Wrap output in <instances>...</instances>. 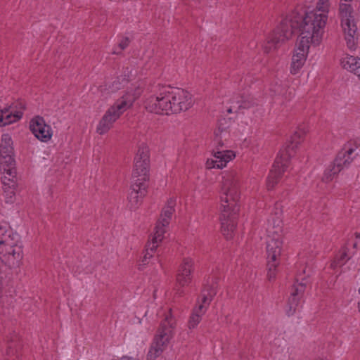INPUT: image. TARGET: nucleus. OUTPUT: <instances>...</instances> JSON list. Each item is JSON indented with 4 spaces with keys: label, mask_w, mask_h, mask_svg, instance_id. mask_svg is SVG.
I'll return each mask as SVG.
<instances>
[{
    "label": "nucleus",
    "mask_w": 360,
    "mask_h": 360,
    "mask_svg": "<svg viewBox=\"0 0 360 360\" xmlns=\"http://www.w3.org/2000/svg\"><path fill=\"white\" fill-rule=\"evenodd\" d=\"M358 294L360 295V287L358 289ZM357 308H358L359 312L360 313V298L358 300Z\"/></svg>",
    "instance_id": "nucleus-36"
},
{
    "label": "nucleus",
    "mask_w": 360,
    "mask_h": 360,
    "mask_svg": "<svg viewBox=\"0 0 360 360\" xmlns=\"http://www.w3.org/2000/svg\"><path fill=\"white\" fill-rule=\"evenodd\" d=\"M221 188L222 213L220 217L221 232L226 239L233 238L239 208L237 202L240 198L239 176L236 171L224 173Z\"/></svg>",
    "instance_id": "nucleus-2"
},
{
    "label": "nucleus",
    "mask_w": 360,
    "mask_h": 360,
    "mask_svg": "<svg viewBox=\"0 0 360 360\" xmlns=\"http://www.w3.org/2000/svg\"><path fill=\"white\" fill-rule=\"evenodd\" d=\"M356 246H357V243H355L354 244L353 247H354V248H356Z\"/></svg>",
    "instance_id": "nucleus-40"
},
{
    "label": "nucleus",
    "mask_w": 360,
    "mask_h": 360,
    "mask_svg": "<svg viewBox=\"0 0 360 360\" xmlns=\"http://www.w3.org/2000/svg\"><path fill=\"white\" fill-rule=\"evenodd\" d=\"M8 155H14L13 141L8 134H3L0 143V158Z\"/></svg>",
    "instance_id": "nucleus-26"
},
{
    "label": "nucleus",
    "mask_w": 360,
    "mask_h": 360,
    "mask_svg": "<svg viewBox=\"0 0 360 360\" xmlns=\"http://www.w3.org/2000/svg\"><path fill=\"white\" fill-rule=\"evenodd\" d=\"M0 258L10 269L19 267L23 258L19 236L5 227H0Z\"/></svg>",
    "instance_id": "nucleus-5"
},
{
    "label": "nucleus",
    "mask_w": 360,
    "mask_h": 360,
    "mask_svg": "<svg viewBox=\"0 0 360 360\" xmlns=\"http://www.w3.org/2000/svg\"><path fill=\"white\" fill-rule=\"evenodd\" d=\"M129 44V39L128 37L124 38L119 44V47L121 50L125 49Z\"/></svg>",
    "instance_id": "nucleus-33"
},
{
    "label": "nucleus",
    "mask_w": 360,
    "mask_h": 360,
    "mask_svg": "<svg viewBox=\"0 0 360 360\" xmlns=\"http://www.w3.org/2000/svg\"><path fill=\"white\" fill-rule=\"evenodd\" d=\"M14 155H8L1 157L0 167L2 176H15V161Z\"/></svg>",
    "instance_id": "nucleus-21"
},
{
    "label": "nucleus",
    "mask_w": 360,
    "mask_h": 360,
    "mask_svg": "<svg viewBox=\"0 0 360 360\" xmlns=\"http://www.w3.org/2000/svg\"><path fill=\"white\" fill-rule=\"evenodd\" d=\"M349 259H350L349 257L347 258V252H344L341 255V256H340V261H343V260H345V261L344 262H342V265H343V264H345L346 263V262H347V261H348Z\"/></svg>",
    "instance_id": "nucleus-34"
},
{
    "label": "nucleus",
    "mask_w": 360,
    "mask_h": 360,
    "mask_svg": "<svg viewBox=\"0 0 360 360\" xmlns=\"http://www.w3.org/2000/svg\"><path fill=\"white\" fill-rule=\"evenodd\" d=\"M341 65L344 69L358 75L360 73V58L347 55L341 60Z\"/></svg>",
    "instance_id": "nucleus-23"
},
{
    "label": "nucleus",
    "mask_w": 360,
    "mask_h": 360,
    "mask_svg": "<svg viewBox=\"0 0 360 360\" xmlns=\"http://www.w3.org/2000/svg\"><path fill=\"white\" fill-rule=\"evenodd\" d=\"M175 204V200L172 198H169L167 200V205L162 209L159 221L162 223L163 226L169 225V221L174 211Z\"/></svg>",
    "instance_id": "nucleus-25"
},
{
    "label": "nucleus",
    "mask_w": 360,
    "mask_h": 360,
    "mask_svg": "<svg viewBox=\"0 0 360 360\" xmlns=\"http://www.w3.org/2000/svg\"><path fill=\"white\" fill-rule=\"evenodd\" d=\"M1 183L3 184L4 196L6 203H13L15 199V186L16 176H1Z\"/></svg>",
    "instance_id": "nucleus-19"
},
{
    "label": "nucleus",
    "mask_w": 360,
    "mask_h": 360,
    "mask_svg": "<svg viewBox=\"0 0 360 360\" xmlns=\"http://www.w3.org/2000/svg\"><path fill=\"white\" fill-rule=\"evenodd\" d=\"M355 236H356V238H360V233H356Z\"/></svg>",
    "instance_id": "nucleus-38"
},
{
    "label": "nucleus",
    "mask_w": 360,
    "mask_h": 360,
    "mask_svg": "<svg viewBox=\"0 0 360 360\" xmlns=\"http://www.w3.org/2000/svg\"><path fill=\"white\" fill-rule=\"evenodd\" d=\"M340 15L342 19V27L352 25L354 18L352 15V8L350 4L346 3H340L339 8Z\"/></svg>",
    "instance_id": "nucleus-24"
},
{
    "label": "nucleus",
    "mask_w": 360,
    "mask_h": 360,
    "mask_svg": "<svg viewBox=\"0 0 360 360\" xmlns=\"http://www.w3.org/2000/svg\"><path fill=\"white\" fill-rule=\"evenodd\" d=\"M193 264L194 262L191 258H184L179 266L174 288L176 293L179 297L182 296L184 293L182 288L188 285L192 281Z\"/></svg>",
    "instance_id": "nucleus-12"
},
{
    "label": "nucleus",
    "mask_w": 360,
    "mask_h": 360,
    "mask_svg": "<svg viewBox=\"0 0 360 360\" xmlns=\"http://www.w3.org/2000/svg\"><path fill=\"white\" fill-rule=\"evenodd\" d=\"M231 105L227 109L229 113L238 112L240 110L248 109L253 107L255 100L250 95H236L230 100Z\"/></svg>",
    "instance_id": "nucleus-18"
},
{
    "label": "nucleus",
    "mask_w": 360,
    "mask_h": 360,
    "mask_svg": "<svg viewBox=\"0 0 360 360\" xmlns=\"http://www.w3.org/2000/svg\"><path fill=\"white\" fill-rule=\"evenodd\" d=\"M303 135L304 132L295 131L292 136V143L280 151L267 178L266 184L268 189H273L280 181L283 174L289 166L290 159L292 155L294 148L297 147Z\"/></svg>",
    "instance_id": "nucleus-8"
},
{
    "label": "nucleus",
    "mask_w": 360,
    "mask_h": 360,
    "mask_svg": "<svg viewBox=\"0 0 360 360\" xmlns=\"http://www.w3.org/2000/svg\"><path fill=\"white\" fill-rule=\"evenodd\" d=\"M335 169V167L331 164L324 172L323 176L322 177V180L325 182H329L333 180V179L338 175L340 172H335L333 170Z\"/></svg>",
    "instance_id": "nucleus-29"
},
{
    "label": "nucleus",
    "mask_w": 360,
    "mask_h": 360,
    "mask_svg": "<svg viewBox=\"0 0 360 360\" xmlns=\"http://www.w3.org/2000/svg\"><path fill=\"white\" fill-rule=\"evenodd\" d=\"M15 105H9L0 110V127H4L14 123L21 119V112H14L12 108Z\"/></svg>",
    "instance_id": "nucleus-20"
},
{
    "label": "nucleus",
    "mask_w": 360,
    "mask_h": 360,
    "mask_svg": "<svg viewBox=\"0 0 360 360\" xmlns=\"http://www.w3.org/2000/svg\"><path fill=\"white\" fill-rule=\"evenodd\" d=\"M212 286H213L215 288V290L217 291V287L215 286V285H214V282H212V285H210L209 283L205 285L203 288H205V287L209 288L210 287H212ZM203 290L204 289H202V290Z\"/></svg>",
    "instance_id": "nucleus-35"
},
{
    "label": "nucleus",
    "mask_w": 360,
    "mask_h": 360,
    "mask_svg": "<svg viewBox=\"0 0 360 360\" xmlns=\"http://www.w3.org/2000/svg\"><path fill=\"white\" fill-rule=\"evenodd\" d=\"M176 326V319L172 314V309L169 308L164 314V319L160 322L157 334L148 352V360H155L161 355L174 337Z\"/></svg>",
    "instance_id": "nucleus-6"
},
{
    "label": "nucleus",
    "mask_w": 360,
    "mask_h": 360,
    "mask_svg": "<svg viewBox=\"0 0 360 360\" xmlns=\"http://www.w3.org/2000/svg\"><path fill=\"white\" fill-rule=\"evenodd\" d=\"M120 360H134L133 358L131 357H129V356H123L121 358Z\"/></svg>",
    "instance_id": "nucleus-37"
},
{
    "label": "nucleus",
    "mask_w": 360,
    "mask_h": 360,
    "mask_svg": "<svg viewBox=\"0 0 360 360\" xmlns=\"http://www.w3.org/2000/svg\"><path fill=\"white\" fill-rule=\"evenodd\" d=\"M352 0H341V1H345V2H348V1H352Z\"/></svg>",
    "instance_id": "nucleus-39"
},
{
    "label": "nucleus",
    "mask_w": 360,
    "mask_h": 360,
    "mask_svg": "<svg viewBox=\"0 0 360 360\" xmlns=\"http://www.w3.org/2000/svg\"><path fill=\"white\" fill-rule=\"evenodd\" d=\"M231 139L229 122L226 119L220 120L217 129L214 131V143L215 148L212 150L214 159H207V169H222L227 162L235 158L232 150L224 149L228 148Z\"/></svg>",
    "instance_id": "nucleus-4"
},
{
    "label": "nucleus",
    "mask_w": 360,
    "mask_h": 360,
    "mask_svg": "<svg viewBox=\"0 0 360 360\" xmlns=\"http://www.w3.org/2000/svg\"><path fill=\"white\" fill-rule=\"evenodd\" d=\"M15 347V344L14 342H12L11 343H9L8 348H7L6 354L8 355H14L15 354H16L17 349H14Z\"/></svg>",
    "instance_id": "nucleus-32"
},
{
    "label": "nucleus",
    "mask_w": 360,
    "mask_h": 360,
    "mask_svg": "<svg viewBox=\"0 0 360 360\" xmlns=\"http://www.w3.org/2000/svg\"><path fill=\"white\" fill-rule=\"evenodd\" d=\"M149 171V148L146 145L143 143L139 146L134 158V165L131 181L148 184L150 177Z\"/></svg>",
    "instance_id": "nucleus-10"
},
{
    "label": "nucleus",
    "mask_w": 360,
    "mask_h": 360,
    "mask_svg": "<svg viewBox=\"0 0 360 360\" xmlns=\"http://www.w3.org/2000/svg\"><path fill=\"white\" fill-rule=\"evenodd\" d=\"M167 226H163L162 223L160 221H158L157 224L155 227V233L153 236L151 240L149 241L150 243H154V245H158L162 240L163 235L166 232V228Z\"/></svg>",
    "instance_id": "nucleus-27"
},
{
    "label": "nucleus",
    "mask_w": 360,
    "mask_h": 360,
    "mask_svg": "<svg viewBox=\"0 0 360 360\" xmlns=\"http://www.w3.org/2000/svg\"><path fill=\"white\" fill-rule=\"evenodd\" d=\"M273 228L276 230L271 231L270 227L268 228V232L272 233V236L269 235L266 240L267 267L269 280L275 278L276 269L279 264L281 255L283 238L281 235V220L280 219L273 221Z\"/></svg>",
    "instance_id": "nucleus-7"
},
{
    "label": "nucleus",
    "mask_w": 360,
    "mask_h": 360,
    "mask_svg": "<svg viewBox=\"0 0 360 360\" xmlns=\"http://www.w3.org/2000/svg\"><path fill=\"white\" fill-rule=\"evenodd\" d=\"M304 290V283H300L293 285L290 297L288 299L285 309V313L288 316H292L295 313L300 304L301 298L303 296Z\"/></svg>",
    "instance_id": "nucleus-16"
},
{
    "label": "nucleus",
    "mask_w": 360,
    "mask_h": 360,
    "mask_svg": "<svg viewBox=\"0 0 360 360\" xmlns=\"http://www.w3.org/2000/svg\"><path fill=\"white\" fill-rule=\"evenodd\" d=\"M215 295L216 290L213 286L209 288L205 287L202 290L200 294L201 303L193 309L188 323L189 329H193L198 326L201 321L202 316L205 313L207 307Z\"/></svg>",
    "instance_id": "nucleus-11"
},
{
    "label": "nucleus",
    "mask_w": 360,
    "mask_h": 360,
    "mask_svg": "<svg viewBox=\"0 0 360 360\" xmlns=\"http://www.w3.org/2000/svg\"><path fill=\"white\" fill-rule=\"evenodd\" d=\"M304 44L305 42L302 43V41L300 40L298 46L292 56L290 72L293 75L298 72L306 61L309 43Z\"/></svg>",
    "instance_id": "nucleus-17"
},
{
    "label": "nucleus",
    "mask_w": 360,
    "mask_h": 360,
    "mask_svg": "<svg viewBox=\"0 0 360 360\" xmlns=\"http://www.w3.org/2000/svg\"><path fill=\"white\" fill-rule=\"evenodd\" d=\"M350 144V142H349L347 145H345L343 150L340 151L335 158L333 162V165L335 167V169H333L335 172L337 171L341 172L344 168L348 167L354 160L355 156L352 157V155L354 153L358 146L356 143V141H354V148L348 147V146Z\"/></svg>",
    "instance_id": "nucleus-15"
},
{
    "label": "nucleus",
    "mask_w": 360,
    "mask_h": 360,
    "mask_svg": "<svg viewBox=\"0 0 360 360\" xmlns=\"http://www.w3.org/2000/svg\"><path fill=\"white\" fill-rule=\"evenodd\" d=\"M135 99L134 96L129 93L117 99L100 120L96 128L97 133L104 134L108 132L121 115L132 105Z\"/></svg>",
    "instance_id": "nucleus-9"
},
{
    "label": "nucleus",
    "mask_w": 360,
    "mask_h": 360,
    "mask_svg": "<svg viewBox=\"0 0 360 360\" xmlns=\"http://www.w3.org/2000/svg\"><path fill=\"white\" fill-rule=\"evenodd\" d=\"M342 27L345 33V39L347 48L351 51H354L357 46V37H356L357 27L356 24L352 23V25Z\"/></svg>",
    "instance_id": "nucleus-22"
},
{
    "label": "nucleus",
    "mask_w": 360,
    "mask_h": 360,
    "mask_svg": "<svg viewBox=\"0 0 360 360\" xmlns=\"http://www.w3.org/2000/svg\"><path fill=\"white\" fill-rule=\"evenodd\" d=\"M30 129L34 136L42 142H48L52 137V130L41 116H36L30 122Z\"/></svg>",
    "instance_id": "nucleus-13"
},
{
    "label": "nucleus",
    "mask_w": 360,
    "mask_h": 360,
    "mask_svg": "<svg viewBox=\"0 0 360 360\" xmlns=\"http://www.w3.org/2000/svg\"><path fill=\"white\" fill-rule=\"evenodd\" d=\"M328 1L329 0H319L316 5V9L314 11L317 12L318 13H324L327 15L326 13L328 11L329 6Z\"/></svg>",
    "instance_id": "nucleus-30"
},
{
    "label": "nucleus",
    "mask_w": 360,
    "mask_h": 360,
    "mask_svg": "<svg viewBox=\"0 0 360 360\" xmlns=\"http://www.w3.org/2000/svg\"><path fill=\"white\" fill-rule=\"evenodd\" d=\"M327 18V15L314 11L307 12L304 15L292 13L290 19L283 20L274 31L264 46V51L268 53L276 49L280 43L289 39L295 33H300L302 43L319 45Z\"/></svg>",
    "instance_id": "nucleus-1"
},
{
    "label": "nucleus",
    "mask_w": 360,
    "mask_h": 360,
    "mask_svg": "<svg viewBox=\"0 0 360 360\" xmlns=\"http://www.w3.org/2000/svg\"><path fill=\"white\" fill-rule=\"evenodd\" d=\"M11 105H15L14 108H12L14 112H20L21 117L23 115V111L25 110V103L22 101H18L15 103H12Z\"/></svg>",
    "instance_id": "nucleus-31"
},
{
    "label": "nucleus",
    "mask_w": 360,
    "mask_h": 360,
    "mask_svg": "<svg viewBox=\"0 0 360 360\" xmlns=\"http://www.w3.org/2000/svg\"><path fill=\"white\" fill-rule=\"evenodd\" d=\"M158 248V245H154V243H150L149 242L146 244V253L142 258L141 263L139 264V269L142 270V266H144L148 264V259L153 257V254L155 251Z\"/></svg>",
    "instance_id": "nucleus-28"
},
{
    "label": "nucleus",
    "mask_w": 360,
    "mask_h": 360,
    "mask_svg": "<svg viewBox=\"0 0 360 360\" xmlns=\"http://www.w3.org/2000/svg\"><path fill=\"white\" fill-rule=\"evenodd\" d=\"M148 184L131 181V191L128 196V206L130 210H136L148 193Z\"/></svg>",
    "instance_id": "nucleus-14"
},
{
    "label": "nucleus",
    "mask_w": 360,
    "mask_h": 360,
    "mask_svg": "<svg viewBox=\"0 0 360 360\" xmlns=\"http://www.w3.org/2000/svg\"><path fill=\"white\" fill-rule=\"evenodd\" d=\"M191 105V96L187 91L169 86H162L158 95L150 96L145 101L148 111L161 115L186 111Z\"/></svg>",
    "instance_id": "nucleus-3"
}]
</instances>
